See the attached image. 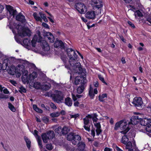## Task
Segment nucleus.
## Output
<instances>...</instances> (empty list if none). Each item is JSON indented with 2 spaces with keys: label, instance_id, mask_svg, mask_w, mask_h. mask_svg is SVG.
I'll return each mask as SVG.
<instances>
[{
  "label": "nucleus",
  "instance_id": "1",
  "mask_svg": "<svg viewBox=\"0 0 151 151\" xmlns=\"http://www.w3.org/2000/svg\"><path fill=\"white\" fill-rule=\"evenodd\" d=\"M66 52L69 57L70 60L69 63L70 66H74L77 61L78 55L74 50L72 48H66Z\"/></svg>",
  "mask_w": 151,
  "mask_h": 151
},
{
  "label": "nucleus",
  "instance_id": "2",
  "mask_svg": "<svg viewBox=\"0 0 151 151\" xmlns=\"http://www.w3.org/2000/svg\"><path fill=\"white\" fill-rule=\"evenodd\" d=\"M91 4L95 10L97 14H101V9L103 6L102 0H91Z\"/></svg>",
  "mask_w": 151,
  "mask_h": 151
},
{
  "label": "nucleus",
  "instance_id": "3",
  "mask_svg": "<svg viewBox=\"0 0 151 151\" xmlns=\"http://www.w3.org/2000/svg\"><path fill=\"white\" fill-rule=\"evenodd\" d=\"M16 29H17L19 36L22 37L26 36L30 37L31 35V31L27 27H16Z\"/></svg>",
  "mask_w": 151,
  "mask_h": 151
},
{
  "label": "nucleus",
  "instance_id": "4",
  "mask_svg": "<svg viewBox=\"0 0 151 151\" xmlns=\"http://www.w3.org/2000/svg\"><path fill=\"white\" fill-rule=\"evenodd\" d=\"M55 93L51 94L50 96L55 102L57 103L61 102L64 98L63 93L61 91L58 90H55Z\"/></svg>",
  "mask_w": 151,
  "mask_h": 151
},
{
  "label": "nucleus",
  "instance_id": "5",
  "mask_svg": "<svg viewBox=\"0 0 151 151\" xmlns=\"http://www.w3.org/2000/svg\"><path fill=\"white\" fill-rule=\"evenodd\" d=\"M72 143L74 145H78L79 148L81 147V149L83 150L85 147V145L84 142H82L81 138L78 134H75Z\"/></svg>",
  "mask_w": 151,
  "mask_h": 151
},
{
  "label": "nucleus",
  "instance_id": "6",
  "mask_svg": "<svg viewBox=\"0 0 151 151\" xmlns=\"http://www.w3.org/2000/svg\"><path fill=\"white\" fill-rule=\"evenodd\" d=\"M132 103L137 109H140L142 108L143 102L141 97H135L134 98Z\"/></svg>",
  "mask_w": 151,
  "mask_h": 151
},
{
  "label": "nucleus",
  "instance_id": "7",
  "mask_svg": "<svg viewBox=\"0 0 151 151\" xmlns=\"http://www.w3.org/2000/svg\"><path fill=\"white\" fill-rule=\"evenodd\" d=\"M75 6L76 9L81 14H84L87 11L86 7L83 3L78 2L76 3Z\"/></svg>",
  "mask_w": 151,
  "mask_h": 151
},
{
  "label": "nucleus",
  "instance_id": "8",
  "mask_svg": "<svg viewBox=\"0 0 151 151\" xmlns=\"http://www.w3.org/2000/svg\"><path fill=\"white\" fill-rule=\"evenodd\" d=\"M127 126V124L126 122L122 120H121L115 124L114 129L116 130L119 127H121V129H124L126 128Z\"/></svg>",
  "mask_w": 151,
  "mask_h": 151
},
{
  "label": "nucleus",
  "instance_id": "9",
  "mask_svg": "<svg viewBox=\"0 0 151 151\" xmlns=\"http://www.w3.org/2000/svg\"><path fill=\"white\" fill-rule=\"evenodd\" d=\"M54 47L57 48H60L61 49L65 50V45L63 42L61 40H56L54 45Z\"/></svg>",
  "mask_w": 151,
  "mask_h": 151
},
{
  "label": "nucleus",
  "instance_id": "10",
  "mask_svg": "<svg viewBox=\"0 0 151 151\" xmlns=\"http://www.w3.org/2000/svg\"><path fill=\"white\" fill-rule=\"evenodd\" d=\"M9 63V59L6 58V59H5L3 61L2 64L0 63V72H1V71L2 70L3 68V70H6L8 67V68L7 69V70H8V69L9 68L8 66V63Z\"/></svg>",
  "mask_w": 151,
  "mask_h": 151
},
{
  "label": "nucleus",
  "instance_id": "11",
  "mask_svg": "<svg viewBox=\"0 0 151 151\" xmlns=\"http://www.w3.org/2000/svg\"><path fill=\"white\" fill-rule=\"evenodd\" d=\"M98 93V91L96 88H94L93 90V88L90 85L89 89L88 91V95L91 99H93L95 94Z\"/></svg>",
  "mask_w": 151,
  "mask_h": 151
},
{
  "label": "nucleus",
  "instance_id": "12",
  "mask_svg": "<svg viewBox=\"0 0 151 151\" xmlns=\"http://www.w3.org/2000/svg\"><path fill=\"white\" fill-rule=\"evenodd\" d=\"M85 16L88 19H93L96 17L95 12L93 11H88L85 14Z\"/></svg>",
  "mask_w": 151,
  "mask_h": 151
},
{
  "label": "nucleus",
  "instance_id": "13",
  "mask_svg": "<svg viewBox=\"0 0 151 151\" xmlns=\"http://www.w3.org/2000/svg\"><path fill=\"white\" fill-rule=\"evenodd\" d=\"M71 66L73 67L74 69H77V70L79 74H81L83 72V69L81 67V65L79 63H78L76 62L74 66Z\"/></svg>",
  "mask_w": 151,
  "mask_h": 151
},
{
  "label": "nucleus",
  "instance_id": "14",
  "mask_svg": "<svg viewBox=\"0 0 151 151\" xmlns=\"http://www.w3.org/2000/svg\"><path fill=\"white\" fill-rule=\"evenodd\" d=\"M15 17L17 21H19L22 23H25L26 21L24 16L21 13L17 15Z\"/></svg>",
  "mask_w": 151,
  "mask_h": 151
},
{
  "label": "nucleus",
  "instance_id": "15",
  "mask_svg": "<svg viewBox=\"0 0 151 151\" xmlns=\"http://www.w3.org/2000/svg\"><path fill=\"white\" fill-rule=\"evenodd\" d=\"M42 47L45 51H48L50 49V46L47 42L45 40L42 41Z\"/></svg>",
  "mask_w": 151,
  "mask_h": 151
},
{
  "label": "nucleus",
  "instance_id": "16",
  "mask_svg": "<svg viewBox=\"0 0 151 151\" xmlns=\"http://www.w3.org/2000/svg\"><path fill=\"white\" fill-rule=\"evenodd\" d=\"M151 122V119L145 118L142 119L140 121V123L142 125L146 126L148 125Z\"/></svg>",
  "mask_w": 151,
  "mask_h": 151
},
{
  "label": "nucleus",
  "instance_id": "17",
  "mask_svg": "<svg viewBox=\"0 0 151 151\" xmlns=\"http://www.w3.org/2000/svg\"><path fill=\"white\" fill-rule=\"evenodd\" d=\"M7 9L10 14L12 15L13 18H14L15 16L17 15V12L16 10H14L13 9V7L9 6Z\"/></svg>",
  "mask_w": 151,
  "mask_h": 151
},
{
  "label": "nucleus",
  "instance_id": "18",
  "mask_svg": "<svg viewBox=\"0 0 151 151\" xmlns=\"http://www.w3.org/2000/svg\"><path fill=\"white\" fill-rule=\"evenodd\" d=\"M131 134V133L129 132L128 134L127 135H124L123 136L122 138L121 142L123 144L125 145L126 142L129 140L128 137H129L130 138L131 137V136H130V134Z\"/></svg>",
  "mask_w": 151,
  "mask_h": 151
},
{
  "label": "nucleus",
  "instance_id": "19",
  "mask_svg": "<svg viewBox=\"0 0 151 151\" xmlns=\"http://www.w3.org/2000/svg\"><path fill=\"white\" fill-rule=\"evenodd\" d=\"M46 36L48 39L49 41L50 42H54L55 40V38L52 34L50 32H47L46 34Z\"/></svg>",
  "mask_w": 151,
  "mask_h": 151
},
{
  "label": "nucleus",
  "instance_id": "20",
  "mask_svg": "<svg viewBox=\"0 0 151 151\" xmlns=\"http://www.w3.org/2000/svg\"><path fill=\"white\" fill-rule=\"evenodd\" d=\"M82 78H83V80L84 81V80L86 79V78L84 77ZM81 78V77L79 76H77L76 77L74 82L75 84L76 85H77L80 83H82V84H83V81H82V80L80 79V78Z\"/></svg>",
  "mask_w": 151,
  "mask_h": 151
},
{
  "label": "nucleus",
  "instance_id": "21",
  "mask_svg": "<svg viewBox=\"0 0 151 151\" xmlns=\"http://www.w3.org/2000/svg\"><path fill=\"white\" fill-rule=\"evenodd\" d=\"M65 104L67 106L70 107L72 105V101L71 98L69 97H67L65 99Z\"/></svg>",
  "mask_w": 151,
  "mask_h": 151
},
{
  "label": "nucleus",
  "instance_id": "22",
  "mask_svg": "<svg viewBox=\"0 0 151 151\" xmlns=\"http://www.w3.org/2000/svg\"><path fill=\"white\" fill-rule=\"evenodd\" d=\"M22 70H19V71H18L17 70H17V72H18V73L19 75L18 76L19 77L21 74H22V76H28V71L27 70H25L24 68H22Z\"/></svg>",
  "mask_w": 151,
  "mask_h": 151
},
{
  "label": "nucleus",
  "instance_id": "23",
  "mask_svg": "<svg viewBox=\"0 0 151 151\" xmlns=\"http://www.w3.org/2000/svg\"><path fill=\"white\" fill-rule=\"evenodd\" d=\"M85 83H84V80H83V84H81V85L80 86L77 88V91L78 94H81L83 92L85 88L84 86Z\"/></svg>",
  "mask_w": 151,
  "mask_h": 151
},
{
  "label": "nucleus",
  "instance_id": "24",
  "mask_svg": "<svg viewBox=\"0 0 151 151\" xmlns=\"http://www.w3.org/2000/svg\"><path fill=\"white\" fill-rule=\"evenodd\" d=\"M76 133L73 132H70L68 134L67 137V139L69 141H71L72 142L74 137Z\"/></svg>",
  "mask_w": 151,
  "mask_h": 151
},
{
  "label": "nucleus",
  "instance_id": "25",
  "mask_svg": "<svg viewBox=\"0 0 151 151\" xmlns=\"http://www.w3.org/2000/svg\"><path fill=\"white\" fill-rule=\"evenodd\" d=\"M31 75H29V76H22V79L23 82L29 83L30 80H31Z\"/></svg>",
  "mask_w": 151,
  "mask_h": 151
},
{
  "label": "nucleus",
  "instance_id": "26",
  "mask_svg": "<svg viewBox=\"0 0 151 151\" xmlns=\"http://www.w3.org/2000/svg\"><path fill=\"white\" fill-rule=\"evenodd\" d=\"M41 136L43 142L44 143H47L48 140L50 139L46 133H42V134Z\"/></svg>",
  "mask_w": 151,
  "mask_h": 151
},
{
  "label": "nucleus",
  "instance_id": "27",
  "mask_svg": "<svg viewBox=\"0 0 151 151\" xmlns=\"http://www.w3.org/2000/svg\"><path fill=\"white\" fill-rule=\"evenodd\" d=\"M61 59L63 61L65 68H69V65L68 64H67V58L64 55H62L61 56Z\"/></svg>",
  "mask_w": 151,
  "mask_h": 151
},
{
  "label": "nucleus",
  "instance_id": "28",
  "mask_svg": "<svg viewBox=\"0 0 151 151\" xmlns=\"http://www.w3.org/2000/svg\"><path fill=\"white\" fill-rule=\"evenodd\" d=\"M24 140L26 142L27 146L29 149H30L31 147V142L30 139L27 137H24Z\"/></svg>",
  "mask_w": 151,
  "mask_h": 151
},
{
  "label": "nucleus",
  "instance_id": "29",
  "mask_svg": "<svg viewBox=\"0 0 151 151\" xmlns=\"http://www.w3.org/2000/svg\"><path fill=\"white\" fill-rule=\"evenodd\" d=\"M137 120H139V116H134L131 118V122L132 124H136L137 122Z\"/></svg>",
  "mask_w": 151,
  "mask_h": 151
},
{
  "label": "nucleus",
  "instance_id": "30",
  "mask_svg": "<svg viewBox=\"0 0 151 151\" xmlns=\"http://www.w3.org/2000/svg\"><path fill=\"white\" fill-rule=\"evenodd\" d=\"M46 133L50 139H52L55 137V134L54 132L52 130H49L47 131Z\"/></svg>",
  "mask_w": 151,
  "mask_h": 151
},
{
  "label": "nucleus",
  "instance_id": "31",
  "mask_svg": "<svg viewBox=\"0 0 151 151\" xmlns=\"http://www.w3.org/2000/svg\"><path fill=\"white\" fill-rule=\"evenodd\" d=\"M70 131V129L66 126H64L62 128V135H65L67 134Z\"/></svg>",
  "mask_w": 151,
  "mask_h": 151
},
{
  "label": "nucleus",
  "instance_id": "32",
  "mask_svg": "<svg viewBox=\"0 0 151 151\" xmlns=\"http://www.w3.org/2000/svg\"><path fill=\"white\" fill-rule=\"evenodd\" d=\"M56 133L60 136L62 135V128L61 126H59L55 130Z\"/></svg>",
  "mask_w": 151,
  "mask_h": 151
},
{
  "label": "nucleus",
  "instance_id": "33",
  "mask_svg": "<svg viewBox=\"0 0 151 151\" xmlns=\"http://www.w3.org/2000/svg\"><path fill=\"white\" fill-rule=\"evenodd\" d=\"M33 108L37 112L40 113H42L43 112V111L40 109L38 108L36 105H33Z\"/></svg>",
  "mask_w": 151,
  "mask_h": 151
},
{
  "label": "nucleus",
  "instance_id": "34",
  "mask_svg": "<svg viewBox=\"0 0 151 151\" xmlns=\"http://www.w3.org/2000/svg\"><path fill=\"white\" fill-rule=\"evenodd\" d=\"M33 17L37 21H41L42 19L41 17L38 16L36 12H35L33 14Z\"/></svg>",
  "mask_w": 151,
  "mask_h": 151
},
{
  "label": "nucleus",
  "instance_id": "35",
  "mask_svg": "<svg viewBox=\"0 0 151 151\" xmlns=\"http://www.w3.org/2000/svg\"><path fill=\"white\" fill-rule=\"evenodd\" d=\"M8 107L9 109L12 111L15 112L16 111V109L14 106L10 103L8 102Z\"/></svg>",
  "mask_w": 151,
  "mask_h": 151
},
{
  "label": "nucleus",
  "instance_id": "36",
  "mask_svg": "<svg viewBox=\"0 0 151 151\" xmlns=\"http://www.w3.org/2000/svg\"><path fill=\"white\" fill-rule=\"evenodd\" d=\"M107 95L106 93H104L102 94L101 96L100 95L99 96V100L103 102L104 101V100L103 99L104 98L107 97Z\"/></svg>",
  "mask_w": 151,
  "mask_h": 151
},
{
  "label": "nucleus",
  "instance_id": "37",
  "mask_svg": "<svg viewBox=\"0 0 151 151\" xmlns=\"http://www.w3.org/2000/svg\"><path fill=\"white\" fill-rule=\"evenodd\" d=\"M41 83L38 82H35L34 83V87L37 89H40Z\"/></svg>",
  "mask_w": 151,
  "mask_h": 151
},
{
  "label": "nucleus",
  "instance_id": "38",
  "mask_svg": "<svg viewBox=\"0 0 151 151\" xmlns=\"http://www.w3.org/2000/svg\"><path fill=\"white\" fill-rule=\"evenodd\" d=\"M123 129L124 130L120 131V133L124 134H126L130 130V128L129 127V125H127L126 128Z\"/></svg>",
  "mask_w": 151,
  "mask_h": 151
},
{
  "label": "nucleus",
  "instance_id": "39",
  "mask_svg": "<svg viewBox=\"0 0 151 151\" xmlns=\"http://www.w3.org/2000/svg\"><path fill=\"white\" fill-rule=\"evenodd\" d=\"M26 89L22 86L19 87V91L21 93H26Z\"/></svg>",
  "mask_w": 151,
  "mask_h": 151
},
{
  "label": "nucleus",
  "instance_id": "40",
  "mask_svg": "<svg viewBox=\"0 0 151 151\" xmlns=\"http://www.w3.org/2000/svg\"><path fill=\"white\" fill-rule=\"evenodd\" d=\"M125 145H126V149H131L130 148L132 147V143L130 141L127 142L125 144Z\"/></svg>",
  "mask_w": 151,
  "mask_h": 151
},
{
  "label": "nucleus",
  "instance_id": "41",
  "mask_svg": "<svg viewBox=\"0 0 151 151\" xmlns=\"http://www.w3.org/2000/svg\"><path fill=\"white\" fill-rule=\"evenodd\" d=\"M60 115V113L58 112L52 113H51L50 114V116L52 117H57L59 116Z\"/></svg>",
  "mask_w": 151,
  "mask_h": 151
},
{
  "label": "nucleus",
  "instance_id": "42",
  "mask_svg": "<svg viewBox=\"0 0 151 151\" xmlns=\"http://www.w3.org/2000/svg\"><path fill=\"white\" fill-rule=\"evenodd\" d=\"M37 142L38 145L40 149H42L43 147V145L42 143V140L40 137H38L37 138Z\"/></svg>",
  "mask_w": 151,
  "mask_h": 151
},
{
  "label": "nucleus",
  "instance_id": "43",
  "mask_svg": "<svg viewBox=\"0 0 151 151\" xmlns=\"http://www.w3.org/2000/svg\"><path fill=\"white\" fill-rule=\"evenodd\" d=\"M71 25L72 24L69 22L67 23H63L62 24V27L65 28L67 27H71Z\"/></svg>",
  "mask_w": 151,
  "mask_h": 151
},
{
  "label": "nucleus",
  "instance_id": "44",
  "mask_svg": "<svg viewBox=\"0 0 151 151\" xmlns=\"http://www.w3.org/2000/svg\"><path fill=\"white\" fill-rule=\"evenodd\" d=\"M23 42L25 45L28 46L29 44L30 43V40L27 38L24 39L23 41Z\"/></svg>",
  "mask_w": 151,
  "mask_h": 151
},
{
  "label": "nucleus",
  "instance_id": "45",
  "mask_svg": "<svg viewBox=\"0 0 151 151\" xmlns=\"http://www.w3.org/2000/svg\"><path fill=\"white\" fill-rule=\"evenodd\" d=\"M136 15H137L139 17H142L143 16V15L142 12L139 10H137L135 13Z\"/></svg>",
  "mask_w": 151,
  "mask_h": 151
},
{
  "label": "nucleus",
  "instance_id": "46",
  "mask_svg": "<svg viewBox=\"0 0 151 151\" xmlns=\"http://www.w3.org/2000/svg\"><path fill=\"white\" fill-rule=\"evenodd\" d=\"M145 129L147 132L151 133V124H149L147 125Z\"/></svg>",
  "mask_w": 151,
  "mask_h": 151
},
{
  "label": "nucleus",
  "instance_id": "47",
  "mask_svg": "<svg viewBox=\"0 0 151 151\" xmlns=\"http://www.w3.org/2000/svg\"><path fill=\"white\" fill-rule=\"evenodd\" d=\"M46 149L49 150H51L52 149L53 147L51 144H48L46 145Z\"/></svg>",
  "mask_w": 151,
  "mask_h": 151
},
{
  "label": "nucleus",
  "instance_id": "48",
  "mask_svg": "<svg viewBox=\"0 0 151 151\" xmlns=\"http://www.w3.org/2000/svg\"><path fill=\"white\" fill-rule=\"evenodd\" d=\"M99 79L102 82V83H104L106 85H107V83L104 81V78L101 75L99 76Z\"/></svg>",
  "mask_w": 151,
  "mask_h": 151
},
{
  "label": "nucleus",
  "instance_id": "49",
  "mask_svg": "<svg viewBox=\"0 0 151 151\" xmlns=\"http://www.w3.org/2000/svg\"><path fill=\"white\" fill-rule=\"evenodd\" d=\"M43 121L45 123H47L49 121V119L47 117L44 116L42 118Z\"/></svg>",
  "mask_w": 151,
  "mask_h": 151
},
{
  "label": "nucleus",
  "instance_id": "50",
  "mask_svg": "<svg viewBox=\"0 0 151 151\" xmlns=\"http://www.w3.org/2000/svg\"><path fill=\"white\" fill-rule=\"evenodd\" d=\"M31 75V78L32 77V79H34L37 77V74L36 72H34L32 73V75Z\"/></svg>",
  "mask_w": 151,
  "mask_h": 151
},
{
  "label": "nucleus",
  "instance_id": "51",
  "mask_svg": "<svg viewBox=\"0 0 151 151\" xmlns=\"http://www.w3.org/2000/svg\"><path fill=\"white\" fill-rule=\"evenodd\" d=\"M44 87L45 90L46 91L50 88L51 85L50 84H49V85L45 84L44 85Z\"/></svg>",
  "mask_w": 151,
  "mask_h": 151
},
{
  "label": "nucleus",
  "instance_id": "52",
  "mask_svg": "<svg viewBox=\"0 0 151 151\" xmlns=\"http://www.w3.org/2000/svg\"><path fill=\"white\" fill-rule=\"evenodd\" d=\"M96 135L98 136H99L102 132V130L101 129V128L96 129Z\"/></svg>",
  "mask_w": 151,
  "mask_h": 151
},
{
  "label": "nucleus",
  "instance_id": "53",
  "mask_svg": "<svg viewBox=\"0 0 151 151\" xmlns=\"http://www.w3.org/2000/svg\"><path fill=\"white\" fill-rule=\"evenodd\" d=\"M94 125L95 127H96V129L101 128V125L99 122L94 123Z\"/></svg>",
  "mask_w": 151,
  "mask_h": 151
},
{
  "label": "nucleus",
  "instance_id": "54",
  "mask_svg": "<svg viewBox=\"0 0 151 151\" xmlns=\"http://www.w3.org/2000/svg\"><path fill=\"white\" fill-rule=\"evenodd\" d=\"M70 117L71 118H74L75 119H76L79 116V115L78 114H71L70 115Z\"/></svg>",
  "mask_w": 151,
  "mask_h": 151
},
{
  "label": "nucleus",
  "instance_id": "55",
  "mask_svg": "<svg viewBox=\"0 0 151 151\" xmlns=\"http://www.w3.org/2000/svg\"><path fill=\"white\" fill-rule=\"evenodd\" d=\"M127 23L133 29H134L135 28V26L134 24L132 23L130 21H128L127 22Z\"/></svg>",
  "mask_w": 151,
  "mask_h": 151
},
{
  "label": "nucleus",
  "instance_id": "56",
  "mask_svg": "<svg viewBox=\"0 0 151 151\" xmlns=\"http://www.w3.org/2000/svg\"><path fill=\"white\" fill-rule=\"evenodd\" d=\"M84 124L85 125H88L89 122V120L88 119L84 118L83 119Z\"/></svg>",
  "mask_w": 151,
  "mask_h": 151
},
{
  "label": "nucleus",
  "instance_id": "57",
  "mask_svg": "<svg viewBox=\"0 0 151 151\" xmlns=\"http://www.w3.org/2000/svg\"><path fill=\"white\" fill-rule=\"evenodd\" d=\"M119 38L122 41V42L124 43H126V40L124 39V37L123 36L121 35H119Z\"/></svg>",
  "mask_w": 151,
  "mask_h": 151
},
{
  "label": "nucleus",
  "instance_id": "58",
  "mask_svg": "<svg viewBox=\"0 0 151 151\" xmlns=\"http://www.w3.org/2000/svg\"><path fill=\"white\" fill-rule=\"evenodd\" d=\"M38 132L36 130H35L34 131V132L33 133L34 135L36 137H40V136L38 135Z\"/></svg>",
  "mask_w": 151,
  "mask_h": 151
},
{
  "label": "nucleus",
  "instance_id": "59",
  "mask_svg": "<svg viewBox=\"0 0 151 151\" xmlns=\"http://www.w3.org/2000/svg\"><path fill=\"white\" fill-rule=\"evenodd\" d=\"M90 125L89 127L87 126L86 125H84L83 126V127L88 132H89L90 131Z\"/></svg>",
  "mask_w": 151,
  "mask_h": 151
},
{
  "label": "nucleus",
  "instance_id": "60",
  "mask_svg": "<svg viewBox=\"0 0 151 151\" xmlns=\"http://www.w3.org/2000/svg\"><path fill=\"white\" fill-rule=\"evenodd\" d=\"M37 40V36L36 35H35L34 36L32 40V41H35L38 42Z\"/></svg>",
  "mask_w": 151,
  "mask_h": 151
},
{
  "label": "nucleus",
  "instance_id": "61",
  "mask_svg": "<svg viewBox=\"0 0 151 151\" xmlns=\"http://www.w3.org/2000/svg\"><path fill=\"white\" fill-rule=\"evenodd\" d=\"M42 25L44 27L47 28V29H49V27L48 24H47V23H45V22H43L42 23Z\"/></svg>",
  "mask_w": 151,
  "mask_h": 151
},
{
  "label": "nucleus",
  "instance_id": "62",
  "mask_svg": "<svg viewBox=\"0 0 151 151\" xmlns=\"http://www.w3.org/2000/svg\"><path fill=\"white\" fill-rule=\"evenodd\" d=\"M72 98L73 101H76L77 100V98L76 96L74 94H72Z\"/></svg>",
  "mask_w": 151,
  "mask_h": 151
},
{
  "label": "nucleus",
  "instance_id": "63",
  "mask_svg": "<svg viewBox=\"0 0 151 151\" xmlns=\"http://www.w3.org/2000/svg\"><path fill=\"white\" fill-rule=\"evenodd\" d=\"M37 42L36 41H32V40L31 41L32 45L33 47H35L36 46V44Z\"/></svg>",
  "mask_w": 151,
  "mask_h": 151
},
{
  "label": "nucleus",
  "instance_id": "64",
  "mask_svg": "<svg viewBox=\"0 0 151 151\" xmlns=\"http://www.w3.org/2000/svg\"><path fill=\"white\" fill-rule=\"evenodd\" d=\"M79 102L78 101H77L75 102L74 103V105L76 107H78L79 106Z\"/></svg>",
  "mask_w": 151,
  "mask_h": 151
}]
</instances>
